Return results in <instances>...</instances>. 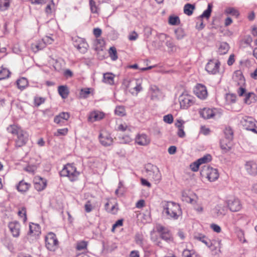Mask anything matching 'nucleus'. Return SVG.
Instances as JSON below:
<instances>
[{
	"mask_svg": "<svg viewBox=\"0 0 257 257\" xmlns=\"http://www.w3.org/2000/svg\"><path fill=\"white\" fill-rule=\"evenodd\" d=\"M195 254L194 251L189 249H184L182 253V257H195Z\"/></svg>",
	"mask_w": 257,
	"mask_h": 257,
	"instance_id": "obj_48",
	"label": "nucleus"
},
{
	"mask_svg": "<svg viewBox=\"0 0 257 257\" xmlns=\"http://www.w3.org/2000/svg\"><path fill=\"white\" fill-rule=\"evenodd\" d=\"M58 240L55 234L49 232L45 237V243L47 248L50 251H55L58 246Z\"/></svg>",
	"mask_w": 257,
	"mask_h": 257,
	"instance_id": "obj_5",
	"label": "nucleus"
},
{
	"mask_svg": "<svg viewBox=\"0 0 257 257\" xmlns=\"http://www.w3.org/2000/svg\"><path fill=\"white\" fill-rule=\"evenodd\" d=\"M46 45L43 40H39L32 44L31 48L34 52H37L42 50L46 47Z\"/></svg>",
	"mask_w": 257,
	"mask_h": 257,
	"instance_id": "obj_22",
	"label": "nucleus"
},
{
	"mask_svg": "<svg viewBox=\"0 0 257 257\" xmlns=\"http://www.w3.org/2000/svg\"><path fill=\"white\" fill-rule=\"evenodd\" d=\"M146 171L149 174V175H151L152 173L156 171L155 170H158L159 168L157 166L154 165L151 163H149L146 166Z\"/></svg>",
	"mask_w": 257,
	"mask_h": 257,
	"instance_id": "obj_38",
	"label": "nucleus"
},
{
	"mask_svg": "<svg viewBox=\"0 0 257 257\" xmlns=\"http://www.w3.org/2000/svg\"><path fill=\"white\" fill-rule=\"evenodd\" d=\"M240 123L244 129L257 134V122L250 116H245L240 120Z\"/></svg>",
	"mask_w": 257,
	"mask_h": 257,
	"instance_id": "obj_3",
	"label": "nucleus"
},
{
	"mask_svg": "<svg viewBox=\"0 0 257 257\" xmlns=\"http://www.w3.org/2000/svg\"><path fill=\"white\" fill-rule=\"evenodd\" d=\"M85 210L86 212H90L92 211L93 207L90 201H87L84 205Z\"/></svg>",
	"mask_w": 257,
	"mask_h": 257,
	"instance_id": "obj_61",
	"label": "nucleus"
},
{
	"mask_svg": "<svg viewBox=\"0 0 257 257\" xmlns=\"http://www.w3.org/2000/svg\"><path fill=\"white\" fill-rule=\"evenodd\" d=\"M108 53L112 60L115 61L117 59V51L114 47H111L109 49Z\"/></svg>",
	"mask_w": 257,
	"mask_h": 257,
	"instance_id": "obj_41",
	"label": "nucleus"
},
{
	"mask_svg": "<svg viewBox=\"0 0 257 257\" xmlns=\"http://www.w3.org/2000/svg\"><path fill=\"white\" fill-rule=\"evenodd\" d=\"M7 130L9 133L14 135H17L23 130L20 127L15 124L10 125L7 127Z\"/></svg>",
	"mask_w": 257,
	"mask_h": 257,
	"instance_id": "obj_29",
	"label": "nucleus"
},
{
	"mask_svg": "<svg viewBox=\"0 0 257 257\" xmlns=\"http://www.w3.org/2000/svg\"><path fill=\"white\" fill-rule=\"evenodd\" d=\"M181 108L187 109L192 106L195 102L194 98L187 93H182L179 97Z\"/></svg>",
	"mask_w": 257,
	"mask_h": 257,
	"instance_id": "obj_6",
	"label": "nucleus"
},
{
	"mask_svg": "<svg viewBox=\"0 0 257 257\" xmlns=\"http://www.w3.org/2000/svg\"><path fill=\"white\" fill-rule=\"evenodd\" d=\"M176 37L178 40H181L184 38L185 35L184 30L182 28H177L175 31Z\"/></svg>",
	"mask_w": 257,
	"mask_h": 257,
	"instance_id": "obj_43",
	"label": "nucleus"
},
{
	"mask_svg": "<svg viewBox=\"0 0 257 257\" xmlns=\"http://www.w3.org/2000/svg\"><path fill=\"white\" fill-rule=\"evenodd\" d=\"M104 114L103 112L98 111H94L91 112L88 116V121L94 122L101 120L104 117Z\"/></svg>",
	"mask_w": 257,
	"mask_h": 257,
	"instance_id": "obj_19",
	"label": "nucleus"
},
{
	"mask_svg": "<svg viewBox=\"0 0 257 257\" xmlns=\"http://www.w3.org/2000/svg\"><path fill=\"white\" fill-rule=\"evenodd\" d=\"M123 224V220L122 219H119L117 220L114 224L112 225V231H114L115 228L118 226H121Z\"/></svg>",
	"mask_w": 257,
	"mask_h": 257,
	"instance_id": "obj_62",
	"label": "nucleus"
},
{
	"mask_svg": "<svg viewBox=\"0 0 257 257\" xmlns=\"http://www.w3.org/2000/svg\"><path fill=\"white\" fill-rule=\"evenodd\" d=\"M90 93V89L88 88H86L81 89L80 92V95L82 98H85L87 97L88 95Z\"/></svg>",
	"mask_w": 257,
	"mask_h": 257,
	"instance_id": "obj_54",
	"label": "nucleus"
},
{
	"mask_svg": "<svg viewBox=\"0 0 257 257\" xmlns=\"http://www.w3.org/2000/svg\"><path fill=\"white\" fill-rule=\"evenodd\" d=\"M142 89V87L141 86V80H139L137 84L133 87V91L135 92L136 94H137L139 92H140Z\"/></svg>",
	"mask_w": 257,
	"mask_h": 257,
	"instance_id": "obj_55",
	"label": "nucleus"
},
{
	"mask_svg": "<svg viewBox=\"0 0 257 257\" xmlns=\"http://www.w3.org/2000/svg\"><path fill=\"white\" fill-rule=\"evenodd\" d=\"M109 205V203L107 202L105 204V209L108 210V212L112 213V214H116L117 212L118 208L117 207V204L113 205L109 210H108V206Z\"/></svg>",
	"mask_w": 257,
	"mask_h": 257,
	"instance_id": "obj_44",
	"label": "nucleus"
},
{
	"mask_svg": "<svg viewBox=\"0 0 257 257\" xmlns=\"http://www.w3.org/2000/svg\"><path fill=\"white\" fill-rule=\"evenodd\" d=\"M150 142V139L144 134H139L136 138V143L141 146H146Z\"/></svg>",
	"mask_w": 257,
	"mask_h": 257,
	"instance_id": "obj_17",
	"label": "nucleus"
},
{
	"mask_svg": "<svg viewBox=\"0 0 257 257\" xmlns=\"http://www.w3.org/2000/svg\"><path fill=\"white\" fill-rule=\"evenodd\" d=\"M229 49V46L226 42L220 43L217 52L219 55H224L227 53Z\"/></svg>",
	"mask_w": 257,
	"mask_h": 257,
	"instance_id": "obj_23",
	"label": "nucleus"
},
{
	"mask_svg": "<svg viewBox=\"0 0 257 257\" xmlns=\"http://www.w3.org/2000/svg\"><path fill=\"white\" fill-rule=\"evenodd\" d=\"M17 138L15 140L16 147H21L25 145L28 140V134L22 130L17 135Z\"/></svg>",
	"mask_w": 257,
	"mask_h": 257,
	"instance_id": "obj_11",
	"label": "nucleus"
},
{
	"mask_svg": "<svg viewBox=\"0 0 257 257\" xmlns=\"http://www.w3.org/2000/svg\"><path fill=\"white\" fill-rule=\"evenodd\" d=\"M54 121V122L60 125H62V124L65 122L64 120L62 119L61 117H60V115L59 114L55 116Z\"/></svg>",
	"mask_w": 257,
	"mask_h": 257,
	"instance_id": "obj_60",
	"label": "nucleus"
},
{
	"mask_svg": "<svg viewBox=\"0 0 257 257\" xmlns=\"http://www.w3.org/2000/svg\"><path fill=\"white\" fill-rule=\"evenodd\" d=\"M227 203L228 208L232 212L238 211L241 208L240 201L237 198H230L227 200Z\"/></svg>",
	"mask_w": 257,
	"mask_h": 257,
	"instance_id": "obj_12",
	"label": "nucleus"
},
{
	"mask_svg": "<svg viewBox=\"0 0 257 257\" xmlns=\"http://www.w3.org/2000/svg\"><path fill=\"white\" fill-rule=\"evenodd\" d=\"M30 186V184L26 182L24 180H22L17 186V188L19 192H25L28 190Z\"/></svg>",
	"mask_w": 257,
	"mask_h": 257,
	"instance_id": "obj_24",
	"label": "nucleus"
},
{
	"mask_svg": "<svg viewBox=\"0 0 257 257\" xmlns=\"http://www.w3.org/2000/svg\"><path fill=\"white\" fill-rule=\"evenodd\" d=\"M60 117L64 120V121L67 120L70 117V114L68 112H62L59 113Z\"/></svg>",
	"mask_w": 257,
	"mask_h": 257,
	"instance_id": "obj_64",
	"label": "nucleus"
},
{
	"mask_svg": "<svg viewBox=\"0 0 257 257\" xmlns=\"http://www.w3.org/2000/svg\"><path fill=\"white\" fill-rule=\"evenodd\" d=\"M87 243L85 241H81L77 243L76 249L78 250H81L86 248Z\"/></svg>",
	"mask_w": 257,
	"mask_h": 257,
	"instance_id": "obj_53",
	"label": "nucleus"
},
{
	"mask_svg": "<svg viewBox=\"0 0 257 257\" xmlns=\"http://www.w3.org/2000/svg\"><path fill=\"white\" fill-rule=\"evenodd\" d=\"M136 242L138 244L141 245L143 244V235L139 233H137L135 235Z\"/></svg>",
	"mask_w": 257,
	"mask_h": 257,
	"instance_id": "obj_58",
	"label": "nucleus"
},
{
	"mask_svg": "<svg viewBox=\"0 0 257 257\" xmlns=\"http://www.w3.org/2000/svg\"><path fill=\"white\" fill-rule=\"evenodd\" d=\"M89 2L91 12L94 14L97 13L98 8L96 6V2L94 0H89Z\"/></svg>",
	"mask_w": 257,
	"mask_h": 257,
	"instance_id": "obj_46",
	"label": "nucleus"
},
{
	"mask_svg": "<svg viewBox=\"0 0 257 257\" xmlns=\"http://www.w3.org/2000/svg\"><path fill=\"white\" fill-rule=\"evenodd\" d=\"M12 0H0V11H5L9 7Z\"/></svg>",
	"mask_w": 257,
	"mask_h": 257,
	"instance_id": "obj_35",
	"label": "nucleus"
},
{
	"mask_svg": "<svg viewBox=\"0 0 257 257\" xmlns=\"http://www.w3.org/2000/svg\"><path fill=\"white\" fill-rule=\"evenodd\" d=\"M201 174L202 176H206V177L210 182L215 181L219 177L217 169L208 166H204L203 169L201 170Z\"/></svg>",
	"mask_w": 257,
	"mask_h": 257,
	"instance_id": "obj_4",
	"label": "nucleus"
},
{
	"mask_svg": "<svg viewBox=\"0 0 257 257\" xmlns=\"http://www.w3.org/2000/svg\"><path fill=\"white\" fill-rule=\"evenodd\" d=\"M180 23V19L178 16H170L169 18V23L171 25H176Z\"/></svg>",
	"mask_w": 257,
	"mask_h": 257,
	"instance_id": "obj_49",
	"label": "nucleus"
},
{
	"mask_svg": "<svg viewBox=\"0 0 257 257\" xmlns=\"http://www.w3.org/2000/svg\"><path fill=\"white\" fill-rule=\"evenodd\" d=\"M157 230L160 233V236L162 239L166 241H169L171 240V235L168 229L162 225H159L157 227Z\"/></svg>",
	"mask_w": 257,
	"mask_h": 257,
	"instance_id": "obj_14",
	"label": "nucleus"
},
{
	"mask_svg": "<svg viewBox=\"0 0 257 257\" xmlns=\"http://www.w3.org/2000/svg\"><path fill=\"white\" fill-rule=\"evenodd\" d=\"M68 128H63L61 129H58L56 132H55L54 135L56 137H59L61 136H65L68 133Z\"/></svg>",
	"mask_w": 257,
	"mask_h": 257,
	"instance_id": "obj_47",
	"label": "nucleus"
},
{
	"mask_svg": "<svg viewBox=\"0 0 257 257\" xmlns=\"http://www.w3.org/2000/svg\"><path fill=\"white\" fill-rule=\"evenodd\" d=\"M195 95L201 100H205L208 96L206 87L202 84L198 83L194 88Z\"/></svg>",
	"mask_w": 257,
	"mask_h": 257,
	"instance_id": "obj_8",
	"label": "nucleus"
},
{
	"mask_svg": "<svg viewBox=\"0 0 257 257\" xmlns=\"http://www.w3.org/2000/svg\"><path fill=\"white\" fill-rule=\"evenodd\" d=\"M114 75L111 73L103 74V81L107 84L112 85L114 84Z\"/></svg>",
	"mask_w": 257,
	"mask_h": 257,
	"instance_id": "obj_26",
	"label": "nucleus"
},
{
	"mask_svg": "<svg viewBox=\"0 0 257 257\" xmlns=\"http://www.w3.org/2000/svg\"><path fill=\"white\" fill-rule=\"evenodd\" d=\"M227 100L231 103H234L236 100V95L233 94H228L226 96Z\"/></svg>",
	"mask_w": 257,
	"mask_h": 257,
	"instance_id": "obj_59",
	"label": "nucleus"
},
{
	"mask_svg": "<svg viewBox=\"0 0 257 257\" xmlns=\"http://www.w3.org/2000/svg\"><path fill=\"white\" fill-rule=\"evenodd\" d=\"M98 138L100 144L104 147L109 146L113 143V139L107 132H101Z\"/></svg>",
	"mask_w": 257,
	"mask_h": 257,
	"instance_id": "obj_9",
	"label": "nucleus"
},
{
	"mask_svg": "<svg viewBox=\"0 0 257 257\" xmlns=\"http://www.w3.org/2000/svg\"><path fill=\"white\" fill-rule=\"evenodd\" d=\"M200 165H201V164L199 162L198 163L197 160L190 165V168L193 171L196 172L198 170Z\"/></svg>",
	"mask_w": 257,
	"mask_h": 257,
	"instance_id": "obj_56",
	"label": "nucleus"
},
{
	"mask_svg": "<svg viewBox=\"0 0 257 257\" xmlns=\"http://www.w3.org/2000/svg\"><path fill=\"white\" fill-rule=\"evenodd\" d=\"M18 215L20 217L23 218V221L24 222H26L27 218L26 214V209L25 207H23L21 210L19 211Z\"/></svg>",
	"mask_w": 257,
	"mask_h": 257,
	"instance_id": "obj_51",
	"label": "nucleus"
},
{
	"mask_svg": "<svg viewBox=\"0 0 257 257\" xmlns=\"http://www.w3.org/2000/svg\"><path fill=\"white\" fill-rule=\"evenodd\" d=\"M139 80V79L133 78V79H131L128 82V84L127 85V88L128 89H129V91L132 94L135 93V92L134 91H133V87H134V86H135L137 84V83H138Z\"/></svg>",
	"mask_w": 257,
	"mask_h": 257,
	"instance_id": "obj_37",
	"label": "nucleus"
},
{
	"mask_svg": "<svg viewBox=\"0 0 257 257\" xmlns=\"http://www.w3.org/2000/svg\"><path fill=\"white\" fill-rule=\"evenodd\" d=\"M28 82L26 78H21L17 81V86L19 89L22 90L28 85Z\"/></svg>",
	"mask_w": 257,
	"mask_h": 257,
	"instance_id": "obj_31",
	"label": "nucleus"
},
{
	"mask_svg": "<svg viewBox=\"0 0 257 257\" xmlns=\"http://www.w3.org/2000/svg\"><path fill=\"white\" fill-rule=\"evenodd\" d=\"M245 168L249 175L252 176L257 175V165L254 162L252 161L246 162Z\"/></svg>",
	"mask_w": 257,
	"mask_h": 257,
	"instance_id": "obj_15",
	"label": "nucleus"
},
{
	"mask_svg": "<svg viewBox=\"0 0 257 257\" xmlns=\"http://www.w3.org/2000/svg\"><path fill=\"white\" fill-rule=\"evenodd\" d=\"M156 171L152 173L151 175L155 182L156 184L159 183L162 179V175L159 169L158 170H155Z\"/></svg>",
	"mask_w": 257,
	"mask_h": 257,
	"instance_id": "obj_33",
	"label": "nucleus"
},
{
	"mask_svg": "<svg viewBox=\"0 0 257 257\" xmlns=\"http://www.w3.org/2000/svg\"><path fill=\"white\" fill-rule=\"evenodd\" d=\"M150 91L152 93V98L157 97L160 93V90L156 85H151L150 88Z\"/></svg>",
	"mask_w": 257,
	"mask_h": 257,
	"instance_id": "obj_36",
	"label": "nucleus"
},
{
	"mask_svg": "<svg viewBox=\"0 0 257 257\" xmlns=\"http://www.w3.org/2000/svg\"><path fill=\"white\" fill-rule=\"evenodd\" d=\"M46 181L40 178L39 182L35 183V188L37 191H41L46 188Z\"/></svg>",
	"mask_w": 257,
	"mask_h": 257,
	"instance_id": "obj_27",
	"label": "nucleus"
},
{
	"mask_svg": "<svg viewBox=\"0 0 257 257\" xmlns=\"http://www.w3.org/2000/svg\"><path fill=\"white\" fill-rule=\"evenodd\" d=\"M211 160V156L210 155L207 154L205 156H204L203 157L198 159V162H200L201 165L202 164L206 163L209 162Z\"/></svg>",
	"mask_w": 257,
	"mask_h": 257,
	"instance_id": "obj_50",
	"label": "nucleus"
},
{
	"mask_svg": "<svg viewBox=\"0 0 257 257\" xmlns=\"http://www.w3.org/2000/svg\"><path fill=\"white\" fill-rule=\"evenodd\" d=\"M74 46L81 53H85L88 47V45L85 39L79 37H75L72 39Z\"/></svg>",
	"mask_w": 257,
	"mask_h": 257,
	"instance_id": "obj_7",
	"label": "nucleus"
},
{
	"mask_svg": "<svg viewBox=\"0 0 257 257\" xmlns=\"http://www.w3.org/2000/svg\"><path fill=\"white\" fill-rule=\"evenodd\" d=\"M220 145L223 153H227L231 148L230 141L225 139H222L220 141Z\"/></svg>",
	"mask_w": 257,
	"mask_h": 257,
	"instance_id": "obj_21",
	"label": "nucleus"
},
{
	"mask_svg": "<svg viewBox=\"0 0 257 257\" xmlns=\"http://www.w3.org/2000/svg\"><path fill=\"white\" fill-rule=\"evenodd\" d=\"M163 120L169 124H171L173 121V117L172 114H169L165 115L163 117Z\"/></svg>",
	"mask_w": 257,
	"mask_h": 257,
	"instance_id": "obj_57",
	"label": "nucleus"
},
{
	"mask_svg": "<svg viewBox=\"0 0 257 257\" xmlns=\"http://www.w3.org/2000/svg\"><path fill=\"white\" fill-rule=\"evenodd\" d=\"M9 228L14 237H18L20 235L21 225L17 221H12L9 223Z\"/></svg>",
	"mask_w": 257,
	"mask_h": 257,
	"instance_id": "obj_13",
	"label": "nucleus"
},
{
	"mask_svg": "<svg viewBox=\"0 0 257 257\" xmlns=\"http://www.w3.org/2000/svg\"><path fill=\"white\" fill-rule=\"evenodd\" d=\"M195 8L194 5L187 4L184 7V13L188 16H191L193 14V11Z\"/></svg>",
	"mask_w": 257,
	"mask_h": 257,
	"instance_id": "obj_32",
	"label": "nucleus"
},
{
	"mask_svg": "<svg viewBox=\"0 0 257 257\" xmlns=\"http://www.w3.org/2000/svg\"><path fill=\"white\" fill-rule=\"evenodd\" d=\"M115 113L119 116H124L125 114L124 108L121 106H117L115 108Z\"/></svg>",
	"mask_w": 257,
	"mask_h": 257,
	"instance_id": "obj_45",
	"label": "nucleus"
},
{
	"mask_svg": "<svg viewBox=\"0 0 257 257\" xmlns=\"http://www.w3.org/2000/svg\"><path fill=\"white\" fill-rule=\"evenodd\" d=\"M10 74L11 72L8 69L3 67L0 69V80L9 78Z\"/></svg>",
	"mask_w": 257,
	"mask_h": 257,
	"instance_id": "obj_34",
	"label": "nucleus"
},
{
	"mask_svg": "<svg viewBox=\"0 0 257 257\" xmlns=\"http://www.w3.org/2000/svg\"><path fill=\"white\" fill-rule=\"evenodd\" d=\"M220 63L218 60H210L207 63L205 69L210 74H215L219 71Z\"/></svg>",
	"mask_w": 257,
	"mask_h": 257,
	"instance_id": "obj_10",
	"label": "nucleus"
},
{
	"mask_svg": "<svg viewBox=\"0 0 257 257\" xmlns=\"http://www.w3.org/2000/svg\"><path fill=\"white\" fill-rule=\"evenodd\" d=\"M193 237L195 239L202 242L209 247H210L212 245L210 239L203 234L199 233H195Z\"/></svg>",
	"mask_w": 257,
	"mask_h": 257,
	"instance_id": "obj_16",
	"label": "nucleus"
},
{
	"mask_svg": "<svg viewBox=\"0 0 257 257\" xmlns=\"http://www.w3.org/2000/svg\"><path fill=\"white\" fill-rule=\"evenodd\" d=\"M212 7L213 5L211 3L208 4L207 9L203 12L202 15L200 16V18H205L208 19L210 17Z\"/></svg>",
	"mask_w": 257,
	"mask_h": 257,
	"instance_id": "obj_30",
	"label": "nucleus"
},
{
	"mask_svg": "<svg viewBox=\"0 0 257 257\" xmlns=\"http://www.w3.org/2000/svg\"><path fill=\"white\" fill-rule=\"evenodd\" d=\"M200 115L204 119L213 118L215 115L214 110L209 108H204L200 111Z\"/></svg>",
	"mask_w": 257,
	"mask_h": 257,
	"instance_id": "obj_20",
	"label": "nucleus"
},
{
	"mask_svg": "<svg viewBox=\"0 0 257 257\" xmlns=\"http://www.w3.org/2000/svg\"><path fill=\"white\" fill-rule=\"evenodd\" d=\"M162 214L167 219L177 220L182 215V210L179 204L168 201L164 206Z\"/></svg>",
	"mask_w": 257,
	"mask_h": 257,
	"instance_id": "obj_1",
	"label": "nucleus"
},
{
	"mask_svg": "<svg viewBox=\"0 0 257 257\" xmlns=\"http://www.w3.org/2000/svg\"><path fill=\"white\" fill-rule=\"evenodd\" d=\"M211 228L215 232L219 233L221 232V227L217 224H212L210 226Z\"/></svg>",
	"mask_w": 257,
	"mask_h": 257,
	"instance_id": "obj_63",
	"label": "nucleus"
},
{
	"mask_svg": "<svg viewBox=\"0 0 257 257\" xmlns=\"http://www.w3.org/2000/svg\"><path fill=\"white\" fill-rule=\"evenodd\" d=\"M41 234V227L38 224L30 223L29 224V231L28 235L38 236Z\"/></svg>",
	"mask_w": 257,
	"mask_h": 257,
	"instance_id": "obj_18",
	"label": "nucleus"
},
{
	"mask_svg": "<svg viewBox=\"0 0 257 257\" xmlns=\"http://www.w3.org/2000/svg\"><path fill=\"white\" fill-rule=\"evenodd\" d=\"M45 100L46 99L45 97L36 96L34 98V105L38 107L41 104L44 103L45 101Z\"/></svg>",
	"mask_w": 257,
	"mask_h": 257,
	"instance_id": "obj_42",
	"label": "nucleus"
},
{
	"mask_svg": "<svg viewBox=\"0 0 257 257\" xmlns=\"http://www.w3.org/2000/svg\"><path fill=\"white\" fill-rule=\"evenodd\" d=\"M58 91L59 95L63 98H66L68 97L69 91L67 86L61 85L58 88Z\"/></svg>",
	"mask_w": 257,
	"mask_h": 257,
	"instance_id": "obj_25",
	"label": "nucleus"
},
{
	"mask_svg": "<svg viewBox=\"0 0 257 257\" xmlns=\"http://www.w3.org/2000/svg\"><path fill=\"white\" fill-rule=\"evenodd\" d=\"M59 174L61 177H67L70 181L73 182L78 179L80 173L72 164H67L64 166Z\"/></svg>",
	"mask_w": 257,
	"mask_h": 257,
	"instance_id": "obj_2",
	"label": "nucleus"
},
{
	"mask_svg": "<svg viewBox=\"0 0 257 257\" xmlns=\"http://www.w3.org/2000/svg\"><path fill=\"white\" fill-rule=\"evenodd\" d=\"M146 171L149 174V175H151L152 173L156 171L155 170H158L159 168L157 166L154 165L151 163H149L146 166Z\"/></svg>",
	"mask_w": 257,
	"mask_h": 257,
	"instance_id": "obj_39",
	"label": "nucleus"
},
{
	"mask_svg": "<svg viewBox=\"0 0 257 257\" xmlns=\"http://www.w3.org/2000/svg\"><path fill=\"white\" fill-rule=\"evenodd\" d=\"M255 95L253 92H249L245 95L244 102L246 104H250L252 102L255 101Z\"/></svg>",
	"mask_w": 257,
	"mask_h": 257,
	"instance_id": "obj_28",
	"label": "nucleus"
},
{
	"mask_svg": "<svg viewBox=\"0 0 257 257\" xmlns=\"http://www.w3.org/2000/svg\"><path fill=\"white\" fill-rule=\"evenodd\" d=\"M233 131L230 128H226L224 130L225 139L228 141H231L233 139Z\"/></svg>",
	"mask_w": 257,
	"mask_h": 257,
	"instance_id": "obj_40",
	"label": "nucleus"
},
{
	"mask_svg": "<svg viewBox=\"0 0 257 257\" xmlns=\"http://www.w3.org/2000/svg\"><path fill=\"white\" fill-rule=\"evenodd\" d=\"M226 13L228 14L238 17L239 15V12L233 8H228L226 10Z\"/></svg>",
	"mask_w": 257,
	"mask_h": 257,
	"instance_id": "obj_52",
	"label": "nucleus"
}]
</instances>
